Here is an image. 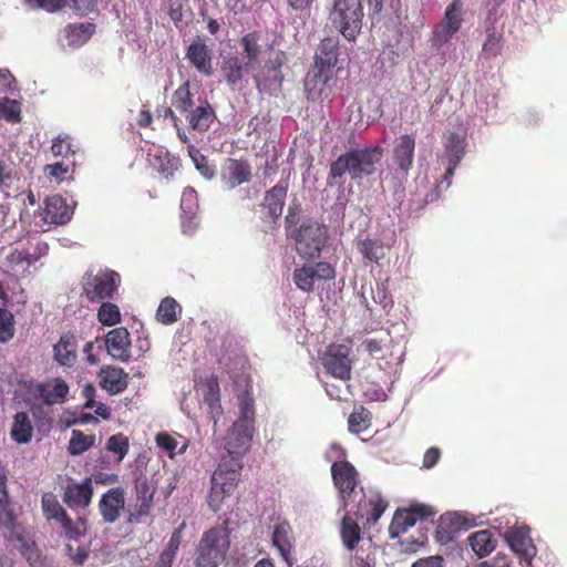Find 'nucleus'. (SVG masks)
<instances>
[{
  "instance_id": "nucleus-1",
  "label": "nucleus",
  "mask_w": 567,
  "mask_h": 567,
  "mask_svg": "<svg viewBox=\"0 0 567 567\" xmlns=\"http://www.w3.org/2000/svg\"><path fill=\"white\" fill-rule=\"evenodd\" d=\"M254 431L255 423L237 419L228 433L226 453L221 456L210 480L212 486L207 502L214 513L220 509L225 497L237 487L243 470L241 455L247 451Z\"/></svg>"
},
{
  "instance_id": "nucleus-2",
  "label": "nucleus",
  "mask_w": 567,
  "mask_h": 567,
  "mask_svg": "<svg viewBox=\"0 0 567 567\" xmlns=\"http://www.w3.org/2000/svg\"><path fill=\"white\" fill-rule=\"evenodd\" d=\"M382 154L383 148L378 145L352 148L331 163L329 177L338 179L348 173L352 179H358L372 175L375 171L374 166L380 162Z\"/></svg>"
},
{
  "instance_id": "nucleus-3",
  "label": "nucleus",
  "mask_w": 567,
  "mask_h": 567,
  "mask_svg": "<svg viewBox=\"0 0 567 567\" xmlns=\"http://www.w3.org/2000/svg\"><path fill=\"white\" fill-rule=\"evenodd\" d=\"M230 546L226 528L216 526L206 530L199 539L193 556L196 567H218L225 559Z\"/></svg>"
},
{
  "instance_id": "nucleus-4",
  "label": "nucleus",
  "mask_w": 567,
  "mask_h": 567,
  "mask_svg": "<svg viewBox=\"0 0 567 567\" xmlns=\"http://www.w3.org/2000/svg\"><path fill=\"white\" fill-rule=\"evenodd\" d=\"M363 16L361 0H334L329 20L344 39L354 41L362 29Z\"/></svg>"
},
{
  "instance_id": "nucleus-5",
  "label": "nucleus",
  "mask_w": 567,
  "mask_h": 567,
  "mask_svg": "<svg viewBox=\"0 0 567 567\" xmlns=\"http://www.w3.org/2000/svg\"><path fill=\"white\" fill-rule=\"evenodd\" d=\"M290 237L295 240L299 257L311 261L320 257L329 236L326 226L310 221L293 229Z\"/></svg>"
},
{
  "instance_id": "nucleus-6",
  "label": "nucleus",
  "mask_w": 567,
  "mask_h": 567,
  "mask_svg": "<svg viewBox=\"0 0 567 567\" xmlns=\"http://www.w3.org/2000/svg\"><path fill=\"white\" fill-rule=\"evenodd\" d=\"M121 282L120 275L110 269L86 272L82 279L83 295L91 302L112 299Z\"/></svg>"
},
{
  "instance_id": "nucleus-7",
  "label": "nucleus",
  "mask_w": 567,
  "mask_h": 567,
  "mask_svg": "<svg viewBox=\"0 0 567 567\" xmlns=\"http://www.w3.org/2000/svg\"><path fill=\"white\" fill-rule=\"evenodd\" d=\"M331 475L333 484L339 492L342 507L346 509L363 491L362 488L357 491L360 483L359 473L350 462L338 461L331 465Z\"/></svg>"
},
{
  "instance_id": "nucleus-8",
  "label": "nucleus",
  "mask_w": 567,
  "mask_h": 567,
  "mask_svg": "<svg viewBox=\"0 0 567 567\" xmlns=\"http://www.w3.org/2000/svg\"><path fill=\"white\" fill-rule=\"evenodd\" d=\"M321 363L328 374L347 382L351 379V348L347 344L331 343L321 355Z\"/></svg>"
},
{
  "instance_id": "nucleus-9",
  "label": "nucleus",
  "mask_w": 567,
  "mask_h": 567,
  "mask_svg": "<svg viewBox=\"0 0 567 567\" xmlns=\"http://www.w3.org/2000/svg\"><path fill=\"white\" fill-rule=\"evenodd\" d=\"M359 499L355 505L353 515L359 519H364L365 525L375 524L388 507V502L379 493H370L369 495H358Z\"/></svg>"
},
{
  "instance_id": "nucleus-10",
  "label": "nucleus",
  "mask_w": 567,
  "mask_h": 567,
  "mask_svg": "<svg viewBox=\"0 0 567 567\" xmlns=\"http://www.w3.org/2000/svg\"><path fill=\"white\" fill-rule=\"evenodd\" d=\"M93 497L92 478L86 477L81 483L71 481L63 488L62 501L72 511L85 509Z\"/></svg>"
},
{
  "instance_id": "nucleus-11",
  "label": "nucleus",
  "mask_w": 567,
  "mask_h": 567,
  "mask_svg": "<svg viewBox=\"0 0 567 567\" xmlns=\"http://www.w3.org/2000/svg\"><path fill=\"white\" fill-rule=\"evenodd\" d=\"M156 487L146 476H140L135 481L136 503L134 511L130 514L131 523L141 522L142 517L148 516L153 508V501Z\"/></svg>"
},
{
  "instance_id": "nucleus-12",
  "label": "nucleus",
  "mask_w": 567,
  "mask_h": 567,
  "mask_svg": "<svg viewBox=\"0 0 567 567\" xmlns=\"http://www.w3.org/2000/svg\"><path fill=\"white\" fill-rule=\"evenodd\" d=\"M332 76L330 72L311 68L303 81L305 93L309 101H323L331 94Z\"/></svg>"
},
{
  "instance_id": "nucleus-13",
  "label": "nucleus",
  "mask_w": 567,
  "mask_h": 567,
  "mask_svg": "<svg viewBox=\"0 0 567 567\" xmlns=\"http://www.w3.org/2000/svg\"><path fill=\"white\" fill-rule=\"evenodd\" d=\"M462 2L453 0L446 8L444 18L434 30V41L444 44L461 29L462 25Z\"/></svg>"
},
{
  "instance_id": "nucleus-14",
  "label": "nucleus",
  "mask_w": 567,
  "mask_h": 567,
  "mask_svg": "<svg viewBox=\"0 0 567 567\" xmlns=\"http://www.w3.org/2000/svg\"><path fill=\"white\" fill-rule=\"evenodd\" d=\"M251 177V166L244 158H227L220 174L221 183L227 189L248 183Z\"/></svg>"
},
{
  "instance_id": "nucleus-15",
  "label": "nucleus",
  "mask_w": 567,
  "mask_h": 567,
  "mask_svg": "<svg viewBox=\"0 0 567 567\" xmlns=\"http://www.w3.org/2000/svg\"><path fill=\"white\" fill-rule=\"evenodd\" d=\"M186 59L202 75L207 78L213 75L214 70L212 50L202 38L197 37L188 45L186 50Z\"/></svg>"
},
{
  "instance_id": "nucleus-16",
  "label": "nucleus",
  "mask_w": 567,
  "mask_h": 567,
  "mask_svg": "<svg viewBox=\"0 0 567 567\" xmlns=\"http://www.w3.org/2000/svg\"><path fill=\"white\" fill-rule=\"evenodd\" d=\"M415 152V138L411 134H402L396 138L392 151V159L396 172L406 176L413 166Z\"/></svg>"
},
{
  "instance_id": "nucleus-17",
  "label": "nucleus",
  "mask_w": 567,
  "mask_h": 567,
  "mask_svg": "<svg viewBox=\"0 0 567 567\" xmlns=\"http://www.w3.org/2000/svg\"><path fill=\"white\" fill-rule=\"evenodd\" d=\"M107 353L115 360L127 362L131 358V339L126 328L110 330L104 339Z\"/></svg>"
},
{
  "instance_id": "nucleus-18",
  "label": "nucleus",
  "mask_w": 567,
  "mask_h": 567,
  "mask_svg": "<svg viewBox=\"0 0 567 567\" xmlns=\"http://www.w3.org/2000/svg\"><path fill=\"white\" fill-rule=\"evenodd\" d=\"M147 159L151 167L167 179L173 177L181 167L179 158L161 146L151 148L147 153Z\"/></svg>"
},
{
  "instance_id": "nucleus-19",
  "label": "nucleus",
  "mask_w": 567,
  "mask_h": 567,
  "mask_svg": "<svg viewBox=\"0 0 567 567\" xmlns=\"http://www.w3.org/2000/svg\"><path fill=\"white\" fill-rule=\"evenodd\" d=\"M288 192V183L279 182L265 193L261 206L266 210V218L276 223L281 216Z\"/></svg>"
},
{
  "instance_id": "nucleus-20",
  "label": "nucleus",
  "mask_w": 567,
  "mask_h": 567,
  "mask_svg": "<svg viewBox=\"0 0 567 567\" xmlns=\"http://www.w3.org/2000/svg\"><path fill=\"white\" fill-rule=\"evenodd\" d=\"M125 505V494L122 487L110 488L99 502V511L106 523H114L120 517Z\"/></svg>"
},
{
  "instance_id": "nucleus-21",
  "label": "nucleus",
  "mask_w": 567,
  "mask_h": 567,
  "mask_svg": "<svg viewBox=\"0 0 567 567\" xmlns=\"http://www.w3.org/2000/svg\"><path fill=\"white\" fill-rule=\"evenodd\" d=\"M97 377L100 386L112 395L122 393L128 385V374L118 367L104 365Z\"/></svg>"
},
{
  "instance_id": "nucleus-22",
  "label": "nucleus",
  "mask_w": 567,
  "mask_h": 567,
  "mask_svg": "<svg viewBox=\"0 0 567 567\" xmlns=\"http://www.w3.org/2000/svg\"><path fill=\"white\" fill-rule=\"evenodd\" d=\"M505 542L511 549L523 558H530L534 556L535 547L533 546L527 527L514 526L505 533Z\"/></svg>"
},
{
  "instance_id": "nucleus-23",
  "label": "nucleus",
  "mask_w": 567,
  "mask_h": 567,
  "mask_svg": "<svg viewBox=\"0 0 567 567\" xmlns=\"http://www.w3.org/2000/svg\"><path fill=\"white\" fill-rule=\"evenodd\" d=\"M0 527L8 530L11 537L20 538L22 527L7 487L0 489Z\"/></svg>"
},
{
  "instance_id": "nucleus-24",
  "label": "nucleus",
  "mask_w": 567,
  "mask_h": 567,
  "mask_svg": "<svg viewBox=\"0 0 567 567\" xmlns=\"http://www.w3.org/2000/svg\"><path fill=\"white\" fill-rule=\"evenodd\" d=\"M339 60V40L324 38L318 45L313 68L330 72Z\"/></svg>"
},
{
  "instance_id": "nucleus-25",
  "label": "nucleus",
  "mask_w": 567,
  "mask_h": 567,
  "mask_svg": "<svg viewBox=\"0 0 567 567\" xmlns=\"http://www.w3.org/2000/svg\"><path fill=\"white\" fill-rule=\"evenodd\" d=\"M73 215L72 208L60 195H53L45 199L44 219L55 225L66 224Z\"/></svg>"
},
{
  "instance_id": "nucleus-26",
  "label": "nucleus",
  "mask_w": 567,
  "mask_h": 567,
  "mask_svg": "<svg viewBox=\"0 0 567 567\" xmlns=\"http://www.w3.org/2000/svg\"><path fill=\"white\" fill-rule=\"evenodd\" d=\"M52 522H54L61 528L64 537L68 540H79L81 537L86 535L87 522L85 517H76L72 519L65 509L56 515Z\"/></svg>"
},
{
  "instance_id": "nucleus-27",
  "label": "nucleus",
  "mask_w": 567,
  "mask_h": 567,
  "mask_svg": "<svg viewBox=\"0 0 567 567\" xmlns=\"http://www.w3.org/2000/svg\"><path fill=\"white\" fill-rule=\"evenodd\" d=\"M272 545L279 550L280 556L287 563L289 567H292L293 559L291 556L292 551V529L289 523L284 522L275 526L272 533Z\"/></svg>"
},
{
  "instance_id": "nucleus-28",
  "label": "nucleus",
  "mask_w": 567,
  "mask_h": 567,
  "mask_svg": "<svg viewBox=\"0 0 567 567\" xmlns=\"http://www.w3.org/2000/svg\"><path fill=\"white\" fill-rule=\"evenodd\" d=\"M54 359L61 365L72 367L78 358V343L73 333L65 332L53 347Z\"/></svg>"
},
{
  "instance_id": "nucleus-29",
  "label": "nucleus",
  "mask_w": 567,
  "mask_h": 567,
  "mask_svg": "<svg viewBox=\"0 0 567 567\" xmlns=\"http://www.w3.org/2000/svg\"><path fill=\"white\" fill-rule=\"evenodd\" d=\"M284 75L280 65L266 66L262 75L256 79L260 93L277 96L281 92Z\"/></svg>"
},
{
  "instance_id": "nucleus-30",
  "label": "nucleus",
  "mask_w": 567,
  "mask_h": 567,
  "mask_svg": "<svg viewBox=\"0 0 567 567\" xmlns=\"http://www.w3.org/2000/svg\"><path fill=\"white\" fill-rule=\"evenodd\" d=\"M38 394L45 404L53 405L65 400L69 394V386L64 380L56 378L50 383L39 384Z\"/></svg>"
},
{
  "instance_id": "nucleus-31",
  "label": "nucleus",
  "mask_w": 567,
  "mask_h": 567,
  "mask_svg": "<svg viewBox=\"0 0 567 567\" xmlns=\"http://www.w3.org/2000/svg\"><path fill=\"white\" fill-rule=\"evenodd\" d=\"M204 402L208 405L209 414L215 423L223 413L220 405V389L217 375L212 374L205 381Z\"/></svg>"
},
{
  "instance_id": "nucleus-32",
  "label": "nucleus",
  "mask_w": 567,
  "mask_h": 567,
  "mask_svg": "<svg viewBox=\"0 0 567 567\" xmlns=\"http://www.w3.org/2000/svg\"><path fill=\"white\" fill-rule=\"evenodd\" d=\"M189 127L199 132H205L209 128L215 118V113L207 101L199 104L196 109L192 110L187 115Z\"/></svg>"
},
{
  "instance_id": "nucleus-33",
  "label": "nucleus",
  "mask_w": 567,
  "mask_h": 567,
  "mask_svg": "<svg viewBox=\"0 0 567 567\" xmlns=\"http://www.w3.org/2000/svg\"><path fill=\"white\" fill-rule=\"evenodd\" d=\"M467 540L473 551L481 558L488 556L496 548L497 544L493 533L488 529L471 534Z\"/></svg>"
},
{
  "instance_id": "nucleus-34",
  "label": "nucleus",
  "mask_w": 567,
  "mask_h": 567,
  "mask_svg": "<svg viewBox=\"0 0 567 567\" xmlns=\"http://www.w3.org/2000/svg\"><path fill=\"white\" fill-rule=\"evenodd\" d=\"M340 536L343 546L350 551L357 548L362 538L359 524L350 516L349 513L341 519Z\"/></svg>"
},
{
  "instance_id": "nucleus-35",
  "label": "nucleus",
  "mask_w": 567,
  "mask_h": 567,
  "mask_svg": "<svg viewBox=\"0 0 567 567\" xmlns=\"http://www.w3.org/2000/svg\"><path fill=\"white\" fill-rule=\"evenodd\" d=\"M33 426L27 412H18L14 415L10 435L19 444L29 443L32 439Z\"/></svg>"
},
{
  "instance_id": "nucleus-36",
  "label": "nucleus",
  "mask_w": 567,
  "mask_h": 567,
  "mask_svg": "<svg viewBox=\"0 0 567 567\" xmlns=\"http://www.w3.org/2000/svg\"><path fill=\"white\" fill-rule=\"evenodd\" d=\"M465 137L454 132L445 135L444 157L447 162L460 163L465 155Z\"/></svg>"
},
{
  "instance_id": "nucleus-37",
  "label": "nucleus",
  "mask_w": 567,
  "mask_h": 567,
  "mask_svg": "<svg viewBox=\"0 0 567 567\" xmlns=\"http://www.w3.org/2000/svg\"><path fill=\"white\" fill-rule=\"evenodd\" d=\"M182 313V307L172 297H165L156 311V320L163 324L175 323Z\"/></svg>"
},
{
  "instance_id": "nucleus-38",
  "label": "nucleus",
  "mask_w": 567,
  "mask_h": 567,
  "mask_svg": "<svg viewBox=\"0 0 567 567\" xmlns=\"http://www.w3.org/2000/svg\"><path fill=\"white\" fill-rule=\"evenodd\" d=\"M362 346L371 357L378 358L381 352L391 349L393 346L390 330H382L378 337L367 338L362 342Z\"/></svg>"
},
{
  "instance_id": "nucleus-39",
  "label": "nucleus",
  "mask_w": 567,
  "mask_h": 567,
  "mask_svg": "<svg viewBox=\"0 0 567 567\" xmlns=\"http://www.w3.org/2000/svg\"><path fill=\"white\" fill-rule=\"evenodd\" d=\"M503 50V35L497 32L495 27L486 28V40L483 43L482 54L484 59L496 58Z\"/></svg>"
},
{
  "instance_id": "nucleus-40",
  "label": "nucleus",
  "mask_w": 567,
  "mask_h": 567,
  "mask_svg": "<svg viewBox=\"0 0 567 567\" xmlns=\"http://www.w3.org/2000/svg\"><path fill=\"white\" fill-rule=\"evenodd\" d=\"M172 105L176 111L185 115L193 110V94L190 93L188 82L178 86L173 93Z\"/></svg>"
},
{
  "instance_id": "nucleus-41",
  "label": "nucleus",
  "mask_w": 567,
  "mask_h": 567,
  "mask_svg": "<svg viewBox=\"0 0 567 567\" xmlns=\"http://www.w3.org/2000/svg\"><path fill=\"white\" fill-rule=\"evenodd\" d=\"M95 443V435L84 434L82 431L73 430L69 442L68 451L71 455H81L90 450Z\"/></svg>"
},
{
  "instance_id": "nucleus-42",
  "label": "nucleus",
  "mask_w": 567,
  "mask_h": 567,
  "mask_svg": "<svg viewBox=\"0 0 567 567\" xmlns=\"http://www.w3.org/2000/svg\"><path fill=\"white\" fill-rule=\"evenodd\" d=\"M245 65L238 56H229L223 61L221 73L229 84H236L243 79Z\"/></svg>"
},
{
  "instance_id": "nucleus-43",
  "label": "nucleus",
  "mask_w": 567,
  "mask_h": 567,
  "mask_svg": "<svg viewBox=\"0 0 567 567\" xmlns=\"http://www.w3.org/2000/svg\"><path fill=\"white\" fill-rule=\"evenodd\" d=\"M188 155L192 158L196 169L206 179H212L216 175V168L212 165L208 158L194 145L188 146Z\"/></svg>"
},
{
  "instance_id": "nucleus-44",
  "label": "nucleus",
  "mask_w": 567,
  "mask_h": 567,
  "mask_svg": "<svg viewBox=\"0 0 567 567\" xmlns=\"http://www.w3.org/2000/svg\"><path fill=\"white\" fill-rule=\"evenodd\" d=\"M463 520L460 515H442L440 518V525L437 535L441 536L440 540H450L452 539V534L460 530L463 525Z\"/></svg>"
},
{
  "instance_id": "nucleus-45",
  "label": "nucleus",
  "mask_w": 567,
  "mask_h": 567,
  "mask_svg": "<svg viewBox=\"0 0 567 567\" xmlns=\"http://www.w3.org/2000/svg\"><path fill=\"white\" fill-rule=\"evenodd\" d=\"M359 251L371 262H378L384 258L385 251L382 241L377 239H364L359 243Z\"/></svg>"
},
{
  "instance_id": "nucleus-46",
  "label": "nucleus",
  "mask_w": 567,
  "mask_h": 567,
  "mask_svg": "<svg viewBox=\"0 0 567 567\" xmlns=\"http://www.w3.org/2000/svg\"><path fill=\"white\" fill-rule=\"evenodd\" d=\"M16 334V319L11 311L0 307V343H8Z\"/></svg>"
},
{
  "instance_id": "nucleus-47",
  "label": "nucleus",
  "mask_w": 567,
  "mask_h": 567,
  "mask_svg": "<svg viewBox=\"0 0 567 567\" xmlns=\"http://www.w3.org/2000/svg\"><path fill=\"white\" fill-rule=\"evenodd\" d=\"M416 523L415 518L408 508L398 509L392 518L390 530L393 535L405 533L410 527Z\"/></svg>"
},
{
  "instance_id": "nucleus-48",
  "label": "nucleus",
  "mask_w": 567,
  "mask_h": 567,
  "mask_svg": "<svg viewBox=\"0 0 567 567\" xmlns=\"http://www.w3.org/2000/svg\"><path fill=\"white\" fill-rule=\"evenodd\" d=\"M315 281L313 266H303L295 269L293 282L300 290L306 292L312 291L315 289Z\"/></svg>"
},
{
  "instance_id": "nucleus-49",
  "label": "nucleus",
  "mask_w": 567,
  "mask_h": 567,
  "mask_svg": "<svg viewBox=\"0 0 567 567\" xmlns=\"http://www.w3.org/2000/svg\"><path fill=\"white\" fill-rule=\"evenodd\" d=\"M371 413L363 406L354 410L348 420L349 430L352 433H361L370 426Z\"/></svg>"
},
{
  "instance_id": "nucleus-50",
  "label": "nucleus",
  "mask_w": 567,
  "mask_h": 567,
  "mask_svg": "<svg viewBox=\"0 0 567 567\" xmlns=\"http://www.w3.org/2000/svg\"><path fill=\"white\" fill-rule=\"evenodd\" d=\"M122 316L120 308L112 302H102L97 310V320L107 327L115 326L121 322Z\"/></svg>"
},
{
  "instance_id": "nucleus-51",
  "label": "nucleus",
  "mask_w": 567,
  "mask_h": 567,
  "mask_svg": "<svg viewBox=\"0 0 567 567\" xmlns=\"http://www.w3.org/2000/svg\"><path fill=\"white\" fill-rule=\"evenodd\" d=\"M258 41L259 37L256 32L247 33L240 39V44L247 58L246 65L257 61L260 54V45Z\"/></svg>"
},
{
  "instance_id": "nucleus-52",
  "label": "nucleus",
  "mask_w": 567,
  "mask_h": 567,
  "mask_svg": "<svg viewBox=\"0 0 567 567\" xmlns=\"http://www.w3.org/2000/svg\"><path fill=\"white\" fill-rule=\"evenodd\" d=\"M130 442L123 433H117L109 437L106 450L117 455V462H122L128 453Z\"/></svg>"
},
{
  "instance_id": "nucleus-53",
  "label": "nucleus",
  "mask_w": 567,
  "mask_h": 567,
  "mask_svg": "<svg viewBox=\"0 0 567 567\" xmlns=\"http://www.w3.org/2000/svg\"><path fill=\"white\" fill-rule=\"evenodd\" d=\"M41 507L43 515L48 522H52V519L59 515L63 508L60 504L56 495L51 492L44 493L41 498Z\"/></svg>"
},
{
  "instance_id": "nucleus-54",
  "label": "nucleus",
  "mask_w": 567,
  "mask_h": 567,
  "mask_svg": "<svg viewBox=\"0 0 567 567\" xmlns=\"http://www.w3.org/2000/svg\"><path fill=\"white\" fill-rule=\"evenodd\" d=\"M238 405L240 412L238 420L255 423L254 398L249 391H244L238 395Z\"/></svg>"
},
{
  "instance_id": "nucleus-55",
  "label": "nucleus",
  "mask_w": 567,
  "mask_h": 567,
  "mask_svg": "<svg viewBox=\"0 0 567 567\" xmlns=\"http://www.w3.org/2000/svg\"><path fill=\"white\" fill-rule=\"evenodd\" d=\"M51 151L53 155L63 157L74 155L76 153L72 137L66 134L59 135L56 138L53 140Z\"/></svg>"
},
{
  "instance_id": "nucleus-56",
  "label": "nucleus",
  "mask_w": 567,
  "mask_h": 567,
  "mask_svg": "<svg viewBox=\"0 0 567 567\" xmlns=\"http://www.w3.org/2000/svg\"><path fill=\"white\" fill-rule=\"evenodd\" d=\"M185 527V523H183L177 529H175L168 540L166 548L159 554V556L169 559L172 561L175 560L177 551L179 549L182 543V530Z\"/></svg>"
},
{
  "instance_id": "nucleus-57",
  "label": "nucleus",
  "mask_w": 567,
  "mask_h": 567,
  "mask_svg": "<svg viewBox=\"0 0 567 567\" xmlns=\"http://www.w3.org/2000/svg\"><path fill=\"white\" fill-rule=\"evenodd\" d=\"M32 9H43L50 13L56 12L65 7V0H24Z\"/></svg>"
},
{
  "instance_id": "nucleus-58",
  "label": "nucleus",
  "mask_w": 567,
  "mask_h": 567,
  "mask_svg": "<svg viewBox=\"0 0 567 567\" xmlns=\"http://www.w3.org/2000/svg\"><path fill=\"white\" fill-rule=\"evenodd\" d=\"M0 115L7 121L18 123L21 121L20 107L16 101L1 102Z\"/></svg>"
},
{
  "instance_id": "nucleus-59",
  "label": "nucleus",
  "mask_w": 567,
  "mask_h": 567,
  "mask_svg": "<svg viewBox=\"0 0 567 567\" xmlns=\"http://www.w3.org/2000/svg\"><path fill=\"white\" fill-rule=\"evenodd\" d=\"M45 174L50 177H53L58 182H62L65 179L66 175L70 172V165L64 162H58L54 164L47 165L44 167Z\"/></svg>"
},
{
  "instance_id": "nucleus-60",
  "label": "nucleus",
  "mask_w": 567,
  "mask_h": 567,
  "mask_svg": "<svg viewBox=\"0 0 567 567\" xmlns=\"http://www.w3.org/2000/svg\"><path fill=\"white\" fill-rule=\"evenodd\" d=\"M65 550L75 565H83L89 557V548L85 546L73 547V545L66 544Z\"/></svg>"
},
{
  "instance_id": "nucleus-61",
  "label": "nucleus",
  "mask_w": 567,
  "mask_h": 567,
  "mask_svg": "<svg viewBox=\"0 0 567 567\" xmlns=\"http://www.w3.org/2000/svg\"><path fill=\"white\" fill-rule=\"evenodd\" d=\"M97 0H65V7L70 6L75 12L85 16L92 12Z\"/></svg>"
},
{
  "instance_id": "nucleus-62",
  "label": "nucleus",
  "mask_w": 567,
  "mask_h": 567,
  "mask_svg": "<svg viewBox=\"0 0 567 567\" xmlns=\"http://www.w3.org/2000/svg\"><path fill=\"white\" fill-rule=\"evenodd\" d=\"M313 272L318 280H331L336 277V270L331 264L319 261L313 266Z\"/></svg>"
},
{
  "instance_id": "nucleus-63",
  "label": "nucleus",
  "mask_w": 567,
  "mask_h": 567,
  "mask_svg": "<svg viewBox=\"0 0 567 567\" xmlns=\"http://www.w3.org/2000/svg\"><path fill=\"white\" fill-rule=\"evenodd\" d=\"M156 444L159 449L166 451L169 457L174 456L177 441L172 435L167 433H158L156 435Z\"/></svg>"
},
{
  "instance_id": "nucleus-64",
  "label": "nucleus",
  "mask_w": 567,
  "mask_h": 567,
  "mask_svg": "<svg viewBox=\"0 0 567 567\" xmlns=\"http://www.w3.org/2000/svg\"><path fill=\"white\" fill-rule=\"evenodd\" d=\"M408 509L411 513V515H413L416 522L426 519L427 517L433 516L435 514L433 508L425 504H414L411 505Z\"/></svg>"
}]
</instances>
